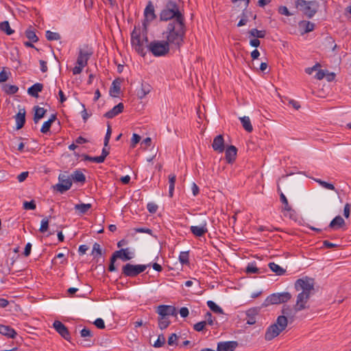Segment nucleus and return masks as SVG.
I'll list each match as a JSON object with an SVG mask.
<instances>
[{
  "label": "nucleus",
  "mask_w": 351,
  "mask_h": 351,
  "mask_svg": "<svg viewBox=\"0 0 351 351\" xmlns=\"http://www.w3.org/2000/svg\"><path fill=\"white\" fill-rule=\"evenodd\" d=\"M46 112V110L43 108H40L38 106H34V115L33 118L34 123H37L39 120L45 116Z\"/></svg>",
  "instance_id": "30"
},
{
  "label": "nucleus",
  "mask_w": 351,
  "mask_h": 351,
  "mask_svg": "<svg viewBox=\"0 0 351 351\" xmlns=\"http://www.w3.org/2000/svg\"><path fill=\"white\" fill-rule=\"evenodd\" d=\"M71 180H73L74 182H82L84 183L86 181V177L84 174L79 171H75L71 176Z\"/></svg>",
  "instance_id": "36"
},
{
  "label": "nucleus",
  "mask_w": 351,
  "mask_h": 351,
  "mask_svg": "<svg viewBox=\"0 0 351 351\" xmlns=\"http://www.w3.org/2000/svg\"><path fill=\"white\" fill-rule=\"evenodd\" d=\"M177 339H178V336L176 335V334H175V333L171 334V335L168 339V344L169 346L176 345Z\"/></svg>",
  "instance_id": "63"
},
{
  "label": "nucleus",
  "mask_w": 351,
  "mask_h": 351,
  "mask_svg": "<svg viewBox=\"0 0 351 351\" xmlns=\"http://www.w3.org/2000/svg\"><path fill=\"white\" fill-rule=\"evenodd\" d=\"M51 217L49 216V217H45L44 219H42L41 221V224H40V229H39V231L42 233H44L45 232H47L49 229V218H51Z\"/></svg>",
  "instance_id": "48"
},
{
  "label": "nucleus",
  "mask_w": 351,
  "mask_h": 351,
  "mask_svg": "<svg viewBox=\"0 0 351 351\" xmlns=\"http://www.w3.org/2000/svg\"><path fill=\"white\" fill-rule=\"evenodd\" d=\"M148 50L156 57L167 54L170 49L169 43L165 40H154L147 45Z\"/></svg>",
  "instance_id": "5"
},
{
  "label": "nucleus",
  "mask_w": 351,
  "mask_h": 351,
  "mask_svg": "<svg viewBox=\"0 0 351 351\" xmlns=\"http://www.w3.org/2000/svg\"><path fill=\"white\" fill-rule=\"evenodd\" d=\"M91 207V204H78L75 205V210L77 211L78 214L80 215L86 213Z\"/></svg>",
  "instance_id": "33"
},
{
  "label": "nucleus",
  "mask_w": 351,
  "mask_h": 351,
  "mask_svg": "<svg viewBox=\"0 0 351 351\" xmlns=\"http://www.w3.org/2000/svg\"><path fill=\"white\" fill-rule=\"evenodd\" d=\"M160 21H167L173 19L171 22L184 21L183 14L179 10L178 6L176 1H169L165 8L160 14Z\"/></svg>",
  "instance_id": "3"
},
{
  "label": "nucleus",
  "mask_w": 351,
  "mask_h": 351,
  "mask_svg": "<svg viewBox=\"0 0 351 351\" xmlns=\"http://www.w3.org/2000/svg\"><path fill=\"white\" fill-rule=\"evenodd\" d=\"M82 156H83L84 160H88V161L94 162L96 163H102L104 162V158L101 157V156L93 157V156H90L88 155L84 154Z\"/></svg>",
  "instance_id": "46"
},
{
  "label": "nucleus",
  "mask_w": 351,
  "mask_h": 351,
  "mask_svg": "<svg viewBox=\"0 0 351 351\" xmlns=\"http://www.w3.org/2000/svg\"><path fill=\"white\" fill-rule=\"evenodd\" d=\"M247 21H248V19H247V14L245 12H243V13H242V18L239 21V23L237 24V26L238 27H241L243 25H245L247 23Z\"/></svg>",
  "instance_id": "62"
},
{
  "label": "nucleus",
  "mask_w": 351,
  "mask_h": 351,
  "mask_svg": "<svg viewBox=\"0 0 351 351\" xmlns=\"http://www.w3.org/2000/svg\"><path fill=\"white\" fill-rule=\"evenodd\" d=\"M280 304V302L279 300V298L278 297V293H272L267 296V298L265 299L264 303L263 304V306H267L270 304Z\"/></svg>",
  "instance_id": "29"
},
{
  "label": "nucleus",
  "mask_w": 351,
  "mask_h": 351,
  "mask_svg": "<svg viewBox=\"0 0 351 351\" xmlns=\"http://www.w3.org/2000/svg\"><path fill=\"white\" fill-rule=\"evenodd\" d=\"M294 287L300 291L296 299L298 306H302L300 303L306 305L310 297L315 293V280L308 276L302 277L295 282Z\"/></svg>",
  "instance_id": "2"
},
{
  "label": "nucleus",
  "mask_w": 351,
  "mask_h": 351,
  "mask_svg": "<svg viewBox=\"0 0 351 351\" xmlns=\"http://www.w3.org/2000/svg\"><path fill=\"white\" fill-rule=\"evenodd\" d=\"M56 330L66 340L69 341L71 336L68 328L58 320H56L53 324Z\"/></svg>",
  "instance_id": "13"
},
{
  "label": "nucleus",
  "mask_w": 351,
  "mask_h": 351,
  "mask_svg": "<svg viewBox=\"0 0 351 351\" xmlns=\"http://www.w3.org/2000/svg\"><path fill=\"white\" fill-rule=\"evenodd\" d=\"M205 319H206V320L204 322H206V324H208L210 326L213 325L214 319L213 318V315H212L211 313L207 312L205 315Z\"/></svg>",
  "instance_id": "60"
},
{
  "label": "nucleus",
  "mask_w": 351,
  "mask_h": 351,
  "mask_svg": "<svg viewBox=\"0 0 351 351\" xmlns=\"http://www.w3.org/2000/svg\"><path fill=\"white\" fill-rule=\"evenodd\" d=\"M141 141V136L137 134H133L131 140V147H134L136 145Z\"/></svg>",
  "instance_id": "61"
},
{
  "label": "nucleus",
  "mask_w": 351,
  "mask_h": 351,
  "mask_svg": "<svg viewBox=\"0 0 351 351\" xmlns=\"http://www.w3.org/2000/svg\"><path fill=\"white\" fill-rule=\"evenodd\" d=\"M243 128L248 132H251L253 130L250 119L248 117L244 116L239 118Z\"/></svg>",
  "instance_id": "38"
},
{
  "label": "nucleus",
  "mask_w": 351,
  "mask_h": 351,
  "mask_svg": "<svg viewBox=\"0 0 351 351\" xmlns=\"http://www.w3.org/2000/svg\"><path fill=\"white\" fill-rule=\"evenodd\" d=\"M131 43L135 50L141 56H144L145 52L141 40L140 32H137L136 27L131 34Z\"/></svg>",
  "instance_id": "11"
},
{
  "label": "nucleus",
  "mask_w": 351,
  "mask_h": 351,
  "mask_svg": "<svg viewBox=\"0 0 351 351\" xmlns=\"http://www.w3.org/2000/svg\"><path fill=\"white\" fill-rule=\"evenodd\" d=\"M206 325V322H197L196 323L194 326H193V328L195 330L197 331V332H200V331H202L205 326Z\"/></svg>",
  "instance_id": "57"
},
{
  "label": "nucleus",
  "mask_w": 351,
  "mask_h": 351,
  "mask_svg": "<svg viewBox=\"0 0 351 351\" xmlns=\"http://www.w3.org/2000/svg\"><path fill=\"white\" fill-rule=\"evenodd\" d=\"M280 199L281 202L284 204L283 210L288 212L289 214V217L293 219V215L295 214V211L289 206L288 200L285 195L281 193L280 195Z\"/></svg>",
  "instance_id": "22"
},
{
  "label": "nucleus",
  "mask_w": 351,
  "mask_h": 351,
  "mask_svg": "<svg viewBox=\"0 0 351 351\" xmlns=\"http://www.w3.org/2000/svg\"><path fill=\"white\" fill-rule=\"evenodd\" d=\"M237 149L234 145H229L225 150V157L228 164H232L236 159Z\"/></svg>",
  "instance_id": "16"
},
{
  "label": "nucleus",
  "mask_w": 351,
  "mask_h": 351,
  "mask_svg": "<svg viewBox=\"0 0 351 351\" xmlns=\"http://www.w3.org/2000/svg\"><path fill=\"white\" fill-rule=\"evenodd\" d=\"M165 343V337L163 335H160L158 337L157 340L155 341L154 346L155 348H160L162 347Z\"/></svg>",
  "instance_id": "55"
},
{
  "label": "nucleus",
  "mask_w": 351,
  "mask_h": 351,
  "mask_svg": "<svg viewBox=\"0 0 351 351\" xmlns=\"http://www.w3.org/2000/svg\"><path fill=\"white\" fill-rule=\"evenodd\" d=\"M344 225V219L340 215H338L330 221L328 227L332 229H338Z\"/></svg>",
  "instance_id": "28"
},
{
  "label": "nucleus",
  "mask_w": 351,
  "mask_h": 351,
  "mask_svg": "<svg viewBox=\"0 0 351 351\" xmlns=\"http://www.w3.org/2000/svg\"><path fill=\"white\" fill-rule=\"evenodd\" d=\"M0 29L1 31L5 32L7 35H11L14 33V30L11 29L8 21H5L0 23Z\"/></svg>",
  "instance_id": "44"
},
{
  "label": "nucleus",
  "mask_w": 351,
  "mask_h": 351,
  "mask_svg": "<svg viewBox=\"0 0 351 351\" xmlns=\"http://www.w3.org/2000/svg\"><path fill=\"white\" fill-rule=\"evenodd\" d=\"M190 230L193 235L201 237L208 232L207 223L204 221L200 226H191Z\"/></svg>",
  "instance_id": "14"
},
{
  "label": "nucleus",
  "mask_w": 351,
  "mask_h": 351,
  "mask_svg": "<svg viewBox=\"0 0 351 351\" xmlns=\"http://www.w3.org/2000/svg\"><path fill=\"white\" fill-rule=\"evenodd\" d=\"M128 250V249H121L115 251L112 256L114 257L116 260L117 258H121L124 261H129L132 257L129 256L128 252H127Z\"/></svg>",
  "instance_id": "25"
},
{
  "label": "nucleus",
  "mask_w": 351,
  "mask_h": 351,
  "mask_svg": "<svg viewBox=\"0 0 351 351\" xmlns=\"http://www.w3.org/2000/svg\"><path fill=\"white\" fill-rule=\"evenodd\" d=\"M213 149L219 153H222L225 150L224 139L221 134L217 135L213 139L212 144Z\"/></svg>",
  "instance_id": "17"
},
{
  "label": "nucleus",
  "mask_w": 351,
  "mask_h": 351,
  "mask_svg": "<svg viewBox=\"0 0 351 351\" xmlns=\"http://www.w3.org/2000/svg\"><path fill=\"white\" fill-rule=\"evenodd\" d=\"M282 331V330L277 326V324H274L267 328L265 335V339L267 341H271L277 337Z\"/></svg>",
  "instance_id": "15"
},
{
  "label": "nucleus",
  "mask_w": 351,
  "mask_h": 351,
  "mask_svg": "<svg viewBox=\"0 0 351 351\" xmlns=\"http://www.w3.org/2000/svg\"><path fill=\"white\" fill-rule=\"evenodd\" d=\"M124 109V105L123 103H119L114 107H113L110 110L108 111L104 117L107 119H112L121 112H123Z\"/></svg>",
  "instance_id": "19"
},
{
  "label": "nucleus",
  "mask_w": 351,
  "mask_h": 351,
  "mask_svg": "<svg viewBox=\"0 0 351 351\" xmlns=\"http://www.w3.org/2000/svg\"><path fill=\"white\" fill-rule=\"evenodd\" d=\"M176 180V176L175 174H170L169 176V197H172L173 195Z\"/></svg>",
  "instance_id": "42"
},
{
  "label": "nucleus",
  "mask_w": 351,
  "mask_h": 351,
  "mask_svg": "<svg viewBox=\"0 0 351 351\" xmlns=\"http://www.w3.org/2000/svg\"><path fill=\"white\" fill-rule=\"evenodd\" d=\"M3 90L8 95H14L18 92L19 88L16 85L5 84L3 86Z\"/></svg>",
  "instance_id": "39"
},
{
  "label": "nucleus",
  "mask_w": 351,
  "mask_h": 351,
  "mask_svg": "<svg viewBox=\"0 0 351 351\" xmlns=\"http://www.w3.org/2000/svg\"><path fill=\"white\" fill-rule=\"evenodd\" d=\"M269 269L278 276H282L286 270L275 263H269L268 265Z\"/></svg>",
  "instance_id": "34"
},
{
  "label": "nucleus",
  "mask_w": 351,
  "mask_h": 351,
  "mask_svg": "<svg viewBox=\"0 0 351 351\" xmlns=\"http://www.w3.org/2000/svg\"><path fill=\"white\" fill-rule=\"evenodd\" d=\"M92 255L94 256H98L101 255V249L100 245L97 243H95L93 246Z\"/></svg>",
  "instance_id": "54"
},
{
  "label": "nucleus",
  "mask_w": 351,
  "mask_h": 351,
  "mask_svg": "<svg viewBox=\"0 0 351 351\" xmlns=\"http://www.w3.org/2000/svg\"><path fill=\"white\" fill-rule=\"evenodd\" d=\"M278 12L280 14L285 15V16H290L293 15V13L289 12V10H288V8L286 6H283V5L280 6L278 8Z\"/></svg>",
  "instance_id": "56"
},
{
  "label": "nucleus",
  "mask_w": 351,
  "mask_h": 351,
  "mask_svg": "<svg viewBox=\"0 0 351 351\" xmlns=\"http://www.w3.org/2000/svg\"><path fill=\"white\" fill-rule=\"evenodd\" d=\"M93 53V48L88 45H83L80 47L77 58V64L87 65L88 61Z\"/></svg>",
  "instance_id": "8"
},
{
  "label": "nucleus",
  "mask_w": 351,
  "mask_h": 351,
  "mask_svg": "<svg viewBox=\"0 0 351 351\" xmlns=\"http://www.w3.org/2000/svg\"><path fill=\"white\" fill-rule=\"evenodd\" d=\"M289 320L287 319L285 315H280L277 317L276 322L275 324H277L282 330H284L287 326L288 322Z\"/></svg>",
  "instance_id": "37"
},
{
  "label": "nucleus",
  "mask_w": 351,
  "mask_h": 351,
  "mask_svg": "<svg viewBox=\"0 0 351 351\" xmlns=\"http://www.w3.org/2000/svg\"><path fill=\"white\" fill-rule=\"evenodd\" d=\"M300 304L302 305V306H298V304H297L296 301L295 304L294 305L293 307H291V306L289 305H284L281 311L282 315L287 316V319L290 322H293L298 312L308 308L306 305L302 304V303H300Z\"/></svg>",
  "instance_id": "9"
},
{
  "label": "nucleus",
  "mask_w": 351,
  "mask_h": 351,
  "mask_svg": "<svg viewBox=\"0 0 351 351\" xmlns=\"http://www.w3.org/2000/svg\"><path fill=\"white\" fill-rule=\"evenodd\" d=\"M121 92V82L118 80H114L110 88V94L112 97H117Z\"/></svg>",
  "instance_id": "27"
},
{
  "label": "nucleus",
  "mask_w": 351,
  "mask_h": 351,
  "mask_svg": "<svg viewBox=\"0 0 351 351\" xmlns=\"http://www.w3.org/2000/svg\"><path fill=\"white\" fill-rule=\"evenodd\" d=\"M94 324L99 329H104L105 328V324L101 318H97L94 322Z\"/></svg>",
  "instance_id": "64"
},
{
  "label": "nucleus",
  "mask_w": 351,
  "mask_h": 351,
  "mask_svg": "<svg viewBox=\"0 0 351 351\" xmlns=\"http://www.w3.org/2000/svg\"><path fill=\"white\" fill-rule=\"evenodd\" d=\"M152 90L151 86L147 82H142L141 88L137 92L138 97L144 98Z\"/></svg>",
  "instance_id": "26"
},
{
  "label": "nucleus",
  "mask_w": 351,
  "mask_h": 351,
  "mask_svg": "<svg viewBox=\"0 0 351 351\" xmlns=\"http://www.w3.org/2000/svg\"><path fill=\"white\" fill-rule=\"evenodd\" d=\"M247 274H260V269H258L255 263H249L245 269Z\"/></svg>",
  "instance_id": "50"
},
{
  "label": "nucleus",
  "mask_w": 351,
  "mask_h": 351,
  "mask_svg": "<svg viewBox=\"0 0 351 351\" xmlns=\"http://www.w3.org/2000/svg\"><path fill=\"white\" fill-rule=\"evenodd\" d=\"M301 23H303L304 25V33H308L314 30L315 24L310 21H302Z\"/></svg>",
  "instance_id": "52"
},
{
  "label": "nucleus",
  "mask_w": 351,
  "mask_h": 351,
  "mask_svg": "<svg viewBox=\"0 0 351 351\" xmlns=\"http://www.w3.org/2000/svg\"><path fill=\"white\" fill-rule=\"evenodd\" d=\"M15 121L16 123V129L22 128L25 123V108L20 109L19 112L15 116Z\"/></svg>",
  "instance_id": "20"
},
{
  "label": "nucleus",
  "mask_w": 351,
  "mask_h": 351,
  "mask_svg": "<svg viewBox=\"0 0 351 351\" xmlns=\"http://www.w3.org/2000/svg\"><path fill=\"white\" fill-rule=\"evenodd\" d=\"M189 252H181L179 255V261L182 265H187L189 263Z\"/></svg>",
  "instance_id": "51"
},
{
  "label": "nucleus",
  "mask_w": 351,
  "mask_h": 351,
  "mask_svg": "<svg viewBox=\"0 0 351 351\" xmlns=\"http://www.w3.org/2000/svg\"><path fill=\"white\" fill-rule=\"evenodd\" d=\"M72 186V180L67 171L60 173L58 176V183L53 186V189L61 194L67 191Z\"/></svg>",
  "instance_id": "6"
},
{
  "label": "nucleus",
  "mask_w": 351,
  "mask_h": 351,
  "mask_svg": "<svg viewBox=\"0 0 351 351\" xmlns=\"http://www.w3.org/2000/svg\"><path fill=\"white\" fill-rule=\"evenodd\" d=\"M314 180L316 182H317L320 186L324 187V189H328V190L335 191L337 192V190H336L335 186L332 184L328 183L327 182L322 180L321 179H317V178H315Z\"/></svg>",
  "instance_id": "45"
},
{
  "label": "nucleus",
  "mask_w": 351,
  "mask_h": 351,
  "mask_svg": "<svg viewBox=\"0 0 351 351\" xmlns=\"http://www.w3.org/2000/svg\"><path fill=\"white\" fill-rule=\"evenodd\" d=\"M46 38L48 40H58L61 37L58 33L47 30L46 32Z\"/></svg>",
  "instance_id": "49"
},
{
  "label": "nucleus",
  "mask_w": 351,
  "mask_h": 351,
  "mask_svg": "<svg viewBox=\"0 0 351 351\" xmlns=\"http://www.w3.org/2000/svg\"><path fill=\"white\" fill-rule=\"evenodd\" d=\"M258 314L256 308H250L246 311V323L252 325L256 323V315Z\"/></svg>",
  "instance_id": "23"
},
{
  "label": "nucleus",
  "mask_w": 351,
  "mask_h": 351,
  "mask_svg": "<svg viewBox=\"0 0 351 351\" xmlns=\"http://www.w3.org/2000/svg\"><path fill=\"white\" fill-rule=\"evenodd\" d=\"M236 341H222L217 344V351H234L237 347Z\"/></svg>",
  "instance_id": "18"
},
{
  "label": "nucleus",
  "mask_w": 351,
  "mask_h": 351,
  "mask_svg": "<svg viewBox=\"0 0 351 351\" xmlns=\"http://www.w3.org/2000/svg\"><path fill=\"white\" fill-rule=\"evenodd\" d=\"M149 265H132L127 263L122 267V274L127 277H135L143 272Z\"/></svg>",
  "instance_id": "7"
},
{
  "label": "nucleus",
  "mask_w": 351,
  "mask_h": 351,
  "mask_svg": "<svg viewBox=\"0 0 351 351\" xmlns=\"http://www.w3.org/2000/svg\"><path fill=\"white\" fill-rule=\"evenodd\" d=\"M43 88V84L36 83L27 89V93L34 97H38V93L41 92Z\"/></svg>",
  "instance_id": "24"
},
{
  "label": "nucleus",
  "mask_w": 351,
  "mask_h": 351,
  "mask_svg": "<svg viewBox=\"0 0 351 351\" xmlns=\"http://www.w3.org/2000/svg\"><path fill=\"white\" fill-rule=\"evenodd\" d=\"M25 36L32 43H36L38 40V38L36 36L35 32L29 27L25 30Z\"/></svg>",
  "instance_id": "43"
},
{
  "label": "nucleus",
  "mask_w": 351,
  "mask_h": 351,
  "mask_svg": "<svg viewBox=\"0 0 351 351\" xmlns=\"http://www.w3.org/2000/svg\"><path fill=\"white\" fill-rule=\"evenodd\" d=\"M186 34V26L184 21L169 22L167 25L166 31L163 32L165 35L167 43L172 47L180 49L184 43V39Z\"/></svg>",
  "instance_id": "1"
},
{
  "label": "nucleus",
  "mask_w": 351,
  "mask_h": 351,
  "mask_svg": "<svg viewBox=\"0 0 351 351\" xmlns=\"http://www.w3.org/2000/svg\"><path fill=\"white\" fill-rule=\"evenodd\" d=\"M158 327L160 330L167 328L171 324L169 317L158 315Z\"/></svg>",
  "instance_id": "35"
},
{
  "label": "nucleus",
  "mask_w": 351,
  "mask_h": 351,
  "mask_svg": "<svg viewBox=\"0 0 351 351\" xmlns=\"http://www.w3.org/2000/svg\"><path fill=\"white\" fill-rule=\"evenodd\" d=\"M56 119V115L54 114H51L49 120L44 122V123L43 124V126L40 129V132L43 134H46L47 132H48L50 130L51 124L55 121Z\"/></svg>",
  "instance_id": "32"
},
{
  "label": "nucleus",
  "mask_w": 351,
  "mask_h": 351,
  "mask_svg": "<svg viewBox=\"0 0 351 351\" xmlns=\"http://www.w3.org/2000/svg\"><path fill=\"white\" fill-rule=\"evenodd\" d=\"M279 300L281 303L288 302L291 298V295L289 292L277 293Z\"/></svg>",
  "instance_id": "47"
},
{
  "label": "nucleus",
  "mask_w": 351,
  "mask_h": 351,
  "mask_svg": "<svg viewBox=\"0 0 351 351\" xmlns=\"http://www.w3.org/2000/svg\"><path fill=\"white\" fill-rule=\"evenodd\" d=\"M147 208L149 213H155L158 210V206L153 202H149L147 205Z\"/></svg>",
  "instance_id": "59"
},
{
  "label": "nucleus",
  "mask_w": 351,
  "mask_h": 351,
  "mask_svg": "<svg viewBox=\"0 0 351 351\" xmlns=\"http://www.w3.org/2000/svg\"><path fill=\"white\" fill-rule=\"evenodd\" d=\"M206 304H207V306L210 308V309L213 312H214L215 313H219V314L223 313V309L219 306L216 304L213 301L208 300Z\"/></svg>",
  "instance_id": "41"
},
{
  "label": "nucleus",
  "mask_w": 351,
  "mask_h": 351,
  "mask_svg": "<svg viewBox=\"0 0 351 351\" xmlns=\"http://www.w3.org/2000/svg\"><path fill=\"white\" fill-rule=\"evenodd\" d=\"M80 335L82 338H84L85 341L89 342L88 343L86 344L87 346H90L93 343L90 339L93 337V334L91 332V330H89L88 328H84L82 330H81Z\"/></svg>",
  "instance_id": "31"
},
{
  "label": "nucleus",
  "mask_w": 351,
  "mask_h": 351,
  "mask_svg": "<svg viewBox=\"0 0 351 351\" xmlns=\"http://www.w3.org/2000/svg\"><path fill=\"white\" fill-rule=\"evenodd\" d=\"M295 7L301 11L308 19H311L317 12L318 5L315 1L296 0Z\"/></svg>",
  "instance_id": "4"
},
{
  "label": "nucleus",
  "mask_w": 351,
  "mask_h": 351,
  "mask_svg": "<svg viewBox=\"0 0 351 351\" xmlns=\"http://www.w3.org/2000/svg\"><path fill=\"white\" fill-rule=\"evenodd\" d=\"M156 312L160 316H177V309L175 306L171 305L162 304L157 306Z\"/></svg>",
  "instance_id": "12"
},
{
  "label": "nucleus",
  "mask_w": 351,
  "mask_h": 351,
  "mask_svg": "<svg viewBox=\"0 0 351 351\" xmlns=\"http://www.w3.org/2000/svg\"><path fill=\"white\" fill-rule=\"evenodd\" d=\"M248 34L252 37L256 38H263L265 36L266 32L265 30H258L256 28H254L250 30Z\"/></svg>",
  "instance_id": "40"
},
{
  "label": "nucleus",
  "mask_w": 351,
  "mask_h": 351,
  "mask_svg": "<svg viewBox=\"0 0 351 351\" xmlns=\"http://www.w3.org/2000/svg\"><path fill=\"white\" fill-rule=\"evenodd\" d=\"M23 208L26 210H34L36 208V204L34 200L25 202L23 203Z\"/></svg>",
  "instance_id": "58"
},
{
  "label": "nucleus",
  "mask_w": 351,
  "mask_h": 351,
  "mask_svg": "<svg viewBox=\"0 0 351 351\" xmlns=\"http://www.w3.org/2000/svg\"><path fill=\"white\" fill-rule=\"evenodd\" d=\"M111 134H112L111 126L108 124V125L107 131H106V136H105V138H104V147H108L109 141H110V139Z\"/></svg>",
  "instance_id": "53"
},
{
  "label": "nucleus",
  "mask_w": 351,
  "mask_h": 351,
  "mask_svg": "<svg viewBox=\"0 0 351 351\" xmlns=\"http://www.w3.org/2000/svg\"><path fill=\"white\" fill-rule=\"evenodd\" d=\"M0 333L8 338H14L16 335V332L10 326L0 324Z\"/></svg>",
  "instance_id": "21"
},
{
  "label": "nucleus",
  "mask_w": 351,
  "mask_h": 351,
  "mask_svg": "<svg viewBox=\"0 0 351 351\" xmlns=\"http://www.w3.org/2000/svg\"><path fill=\"white\" fill-rule=\"evenodd\" d=\"M144 21L143 23V31L147 33V26L149 23L153 21L156 18L154 6L151 1H149L144 10Z\"/></svg>",
  "instance_id": "10"
}]
</instances>
